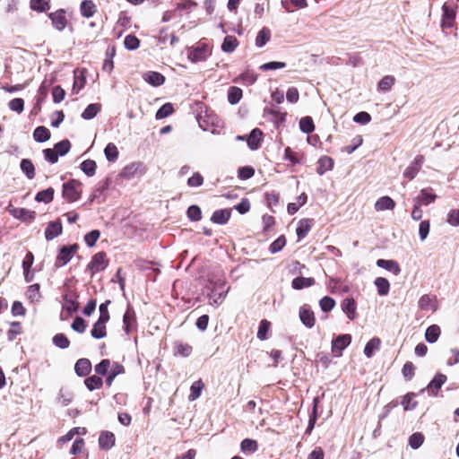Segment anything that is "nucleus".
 <instances>
[{"instance_id":"f257e3e1","label":"nucleus","mask_w":459,"mask_h":459,"mask_svg":"<svg viewBox=\"0 0 459 459\" xmlns=\"http://www.w3.org/2000/svg\"><path fill=\"white\" fill-rule=\"evenodd\" d=\"M81 186L82 183L75 179H71L64 183L62 190L63 198L69 203L79 200L81 197V192L78 190V187Z\"/></svg>"},{"instance_id":"f03ea898","label":"nucleus","mask_w":459,"mask_h":459,"mask_svg":"<svg viewBox=\"0 0 459 459\" xmlns=\"http://www.w3.org/2000/svg\"><path fill=\"white\" fill-rule=\"evenodd\" d=\"M78 249V245L74 244L71 246H64L60 248L59 253L56 258L55 265L61 267L65 265L73 258L74 255Z\"/></svg>"},{"instance_id":"7ed1b4c3","label":"nucleus","mask_w":459,"mask_h":459,"mask_svg":"<svg viewBox=\"0 0 459 459\" xmlns=\"http://www.w3.org/2000/svg\"><path fill=\"white\" fill-rule=\"evenodd\" d=\"M108 264V260L106 258L104 252L95 254L91 261L88 264L87 269L91 270L92 273L103 271Z\"/></svg>"},{"instance_id":"20e7f679","label":"nucleus","mask_w":459,"mask_h":459,"mask_svg":"<svg viewBox=\"0 0 459 459\" xmlns=\"http://www.w3.org/2000/svg\"><path fill=\"white\" fill-rule=\"evenodd\" d=\"M225 282L219 281L215 283L214 289L212 290L211 294L209 295L211 304L212 305H220L224 300L227 292L229 290V288L226 290L224 289Z\"/></svg>"},{"instance_id":"39448f33","label":"nucleus","mask_w":459,"mask_h":459,"mask_svg":"<svg viewBox=\"0 0 459 459\" xmlns=\"http://www.w3.org/2000/svg\"><path fill=\"white\" fill-rule=\"evenodd\" d=\"M424 161L425 158L423 155H417L413 161L404 170L403 177L409 180H412L420 170Z\"/></svg>"},{"instance_id":"423d86ee","label":"nucleus","mask_w":459,"mask_h":459,"mask_svg":"<svg viewBox=\"0 0 459 459\" xmlns=\"http://www.w3.org/2000/svg\"><path fill=\"white\" fill-rule=\"evenodd\" d=\"M446 376L444 374H437L434 378L429 382L426 388L420 390V393H424L428 391L429 395L436 396L438 393V390L441 386L446 383Z\"/></svg>"},{"instance_id":"0eeeda50","label":"nucleus","mask_w":459,"mask_h":459,"mask_svg":"<svg viewBox=\"0 0 459 459\" xmlns=\"http://www.w3.org/2000/svg\"><path fill=\"white\" fill-rule=\"evenodd\" d=\"M351 336L350 334H342L337 336L332 342V351L336 357L342 354L343 350L351 343Z\"/></svg>"},{"instance_id":"6e6552de","label":"nucleus","mask_w":459,"mask_h":459,"mask_svg":"<svg viewBox=\"0 0 459 459\" xmlns=\"http://www.w3.org/2000/svg\"><path fill=\"white\" fill-rule=\"evenodd\" d=\"M48 17L56 30L62 31L66 27L67 20L65 17V11L64 9H59L56 12L50 13Z\"/></svg>"},{"instance_id":"1a4fd4ad","label":"nucleus","mask_w":459,"mask_h":459,"mask_svg":"<svg viewBox=\"0 0 459 459\" xmlns=\"http://www.w3.org/2000/svg\"><path fill=\"white\" fill-rule=\"evenodd\" d=\"M209 54H210L209 47L207 45L204 44L195 48H193L189 52L188 57L192 62L196 63V62L204 60Z\"/></svg>"},{"instance_id":"9d476101","label":"nucleus","mask_w":459,"mask_h":459,"mask_svg":"<svg viewBox=\"0 0 459 459\" xmlns=\"http://www.w3.org/2000/svg\"><path fill=\"white\" fill-rule=\"evenodd\" d=\"M436 198L437 195L433 193V189L427 187L420 191V195L414 199V202L421 205H429L432 204Z\"/></svg>"},{"instance_id":"9b49d317","label":"nucleus","mask_w":459,"mask_h":459,"mask_svg":"<svg viewBox=\"0 0 459 459\" xmlns=\"http://www.w3.org/2000/svg\"><path fill=\"white\" fill-rule=\"evenodd\" d=\"M299 318L307 328H312L315 325L316 318L314 312L306 306L299 308Z\"/></svg>"},{"instance_id":"f8f14e48","label":"nucleus","mask_w":459,"mask_h":459,"mask_svg":"<svg viewBox=\"0 0 459 459\" xmlns=\"http://www.w3.org/2000/svg\"><path fill=\"white\" fill-rule=\"evenodd\" d=\"M442 12V27L452 28L456 15L455 11L450 8L446 4H444Z\"/></svg>"},{"instance_id":"ddd939ff","label":"nucleus","mask_w":459,"mask_h":459,"mask_svg":"<svg viewBox=\"0 0 459 459\" xmlns=\"http://www.w3.org/2000/svg\"><path fill=\"white\" fill-rule=\"evenodd\" d=\"M124 330L128 334L136 326L135 314L132 307H128L123 316Z\"/></svg>"},{"instance_id":"4468645a","label":"nucleus","mask_w":459,"mask_h":459,"mask_svg":"<svg viewBox=\"0 0 459 459\" xmlns=\"http://www.w3.org/2000/svg\"><path fill=\"white\" fill-rule=\"evenodd\" d=\"M62 308L63 310H65L69 315L76 312L79 308V303L76 300V297L69 294L64 295Z\"/></svg>"},{"instance_id":"2eb2a0df","label":"nucleus","mask_w":459,"mask_h":459,"mask_svg":"<svg viewBox=\"0 0 459 459\" xmlns=\"http://www.w3.org/2000/svg\"><path fill=\"white\" fill-rule=\"evenodd\" d=\"M263 133L260 129L255 128L247 135V143L251 150H257L261 144Z\"/></svg>"},{"instance_id":"dca6fc26","label":"nucleus","mask_w":459,"mask_h":459,"mask_svg":"<svg viewBox=\"0 0 459 459\" xmlns=\"http://www.w3.org/2000/svg\"><path fill=\"white\" fill-rule=\"evenodd\" d=\"M62 224L59 221H51L48 223L45 230V238L47 240H52L62 233Z\"/></svg>"},{"instance_id":"f3484780","label":"nucleus","mask_w":459,"mask_h":459,"mask_svg":"<svg viewBox=\"0 0 459 459\" xmlns=\"http://www.w3.org/2000/svg\"><path fill=\"white\" fill-rule=\"evenodd\" d=\"M419 307L424 311H436V298L431 297L430 295L424 294L420 297L418 302Z\"/></svg>"},{"instance_id":"a211bd4d","label":"nucleus","mask_w":459,"mask_h":459,"mask_svg":"<svg viewBox=\"0 0 459 459\" xmlns=\"http://www.w3.org/2000/svg\"><path fill=\"white\" fill-rule=\"evenodd\" d=\"M108 321L98 319L91 331V335L94 339H102L107 335L106 324Z\"/></svg>"},{"instance_id":"6ab92c4d","label":"nucleus","mask_w":459,"mask_h":459,"mask_svg":"<svg viewBox=\"0 0 459 459\" xmlns=\"http://www.w3.org/2000/svg\"><path fill=\"white\" fill-rule=\"evenodd\" d=\"M314 224L313 219H302L299 221L296 232L299 239L304 238Z\"/></svg>"},{"instance_id":"aec40b11","label":"nucleus","mask_w":459,"mask_h":459,"mask_svg":"<svg viewBox=\"0 0 459 459\" xmlns=\"http://www.w3.org/2000/svg\"><path fill=\"white\" fill-rule=\"evenodd\" d=\"M143 79L152 86H160L165 82V77L161 74L153 71L145 73L143 74Z\"/></svg>"},{"instance_id":"412c9836","label":"nucleus","mask_w":459,"mask_h":459,"mask_svg":"<svg viewBox=\"0 0 459 459\" xmlns=\"http://www.w3.org/2000/svg\"><path fill=\"white\" fill-rule=\"evenodd\" d=\"M74 370L79 377H85L91 370V363L88 359H80L75 363Z\"/></svg>"},{"instance_id":"4be33fe9","label":"nucleus","mask_w":459,"mask_h":459,"mask_svg":"<svg viewBox=\"0 0 459 459\" xmlns=\"http://www.w3.org/2000/svg\"><path fill=\"white\" fill-rule=\"evenodd\" d=\"M231 215V212L229 209H221L215 211L211 218V221L216 224H225L228 222Z\"/></svg>"},{"instance_id":"5701e85b","label":"nucleus","mask_w":459,"mask_h":459,"mask_svg":"<svg viewBox=\"0 0 459 459\" xmlns=\"http://www.w3.org/2000/svg\"><path fill=\"white\" fill-rule=\"evenodd\" d=\"M99 445L101 449H110L115 445V435L112 432H102L99 437Z\"/></svg>"},{"instance_id":"b1692460","label":"nucleus","mask_w":459,"mask_h":459,"mask_svg":"<svg viewBox=\"0 0 459 459\" xmlns=\"http://www.w3.org/2000/svg\"><path fill=\"white\" fill-rule=\"evenodd\" d=\"M82 16L91 18L97 12L96 4L91 0H83L80 4Z\"/></svg>"},{"instance_id":"393cba45","label":"nucleus","mask_w":459,"mask_h":459,"mask_svg":"<svg viewBox=\"0 0 459 459\" xmlns=\"http://www.w3.org/2000/svg\"><path fill=\"white\" fill-rule=\"evenodd\" d=\"M12 214L13 217L24 221H32L36 216V212L34 211L27 210L25 208H15L12 211Z\"/></svg>"},{"instance_id":"a878e982","label":"nucleus","mask_w":459,"mask_h":459,"mask_svg":"<svg viewBox=\"0 0 459 459\" xmlns=\"http://www.w3.org/2000/svg\"><path fill=\"white\" fill-rule=\"evenodd\" d=\"M315 279L308 277H296L291 281V287L295 290H302L304 288L311 287L315 284Z\"/></svg>"},{"instance_id":"bb28decb","label":"nucleus","mask_w":459,"mask_h":459,"mask_svg":"<svg viewBox=\"0 0 459 459\" xmlns=\"http://www.w3.org/2000/svg\"><path fill=\"white\" fill-rule=\"evenodd\" d=\"M395 207V202L389 196H382L375 204L376 211L393 210Z\"/></svg>"},{"instance_id":"cd10ccee","label":"nucleus","mask_w":459,"mask_h":459,"mask_svg":"<svg viewBox=\"0 0 459 459\" xmlns=\"http://www.w3.org/2000/svg\"><path fill=\"white\" fill-rule=\"evenodd\" d=\"M342 311L347 315L349 319L353 320L356 316V303L353 299L347 298L342 304Z\"/></svg>"},{"instance_id":"c85d7f7f","label":"nucleus","mask_w":459,"mask_h":459,"mask_svg":"<svg viewBox=\"0 0 459 459\" xmlns=\"http://www.w3.org/2000/svg\"><path fill=\"white\" fill-rule=\"evenodd\" d=\"M20 168L28 179H33L35 178V167L30 159H22L20 163Z\"/></svg>"},{"instance_id":"c756f323","label":"nucleus","mask_w":459,"mask_h":459,"mask_svg":"<svg viewBox=\"0 0 459 459\" xmlns=\"http://www.w3.org/2000/svg\"><path fill=\"white\" fill-rule=\"evenodd\" d=\"M377 265L394 273L395 275H398L401 272L399 264L394 260L378 259L377 261Z\"/></svg>"},{"instance_id":"7c9ffc66","label":"nucleus","mask_w":459,"mask_h":459,"mask_svg":"<svg viewBox=\"0 0 459 459\" xmlns=\"http://www.w3.org/2000/svg\"><path fill=\"white\" fill-rule=\"evenodd\" d=\"M271 39V30L267 27L262 28L255 38V46L263 48Z\"/></svg>"},{"instance_id":"2f4dec72","label":"nucleus","mask_w":459,"mask_h":459,"mask_svg":"<svg viewBox=\"0 0 459 459\" xmlns=\"http://www.w3.org/2000/svg\"><path fill=\"white\" fill-rule=\"evenodd\" d=\"M238 45V41L236 37L228 35L224 38L221 44V50L226 53L233 52Z\"/></svg>"},{"instance_id":"473e14b6","label":"nucleus","mask_w":459,"mask_h":459,"mask_svg":"<svg viewBox=\"0 0 459 459\" xmlns=\"http://www.w3.org/2000/svg\"><path fill=\"white\" fill-rule=\"evenodd\" d=\"M440 333V327L437 325H432L427 328L425 333V339L428 342L434 343L437 341Z\"/></svg>"},{"instance_id":"72a5a7b5","label":"nucleus","mask_w":459,"mask_h":459,"mask_svg":"<svg viewBox=\"0 0 459 459\" xmlns=\"http://www.w3.org/2000/svg\"><path fill=\"white\" fill-rule=\"evenodd\" d=\"M101 105L99 103H92L86 107V108L82 113V117L85 120L92 119L97 116V114L100 111Z\"/></svg>"},{"instance_id":"f704fd0d","label":"nucleus","mask_w":459,"mask_h":459,"mask_svg":"<svg viewBox=\"0 0 459 459\" xmlns=\"http://www.w3.org/2000/svg\"><path fill=\"white\" fill-rule=\"evenodd\" d=\"M333 167V160L328 156L321 157L318 160V168L316 169L319 175L325 174L326 171L331 170Z\"/></svg>"},{"instance_id":"c9c22d12","label":"nucleus","mask_w":459,"mask_h":459,"mask_svg":"<svg viewBox=\"0 0 459 459\" xmlns=\"http://www.w3.org/2000/svg\"><path fill=\"white\" fill-rule=\"evenodd\" d=\"M50 131L45 126H38L33 132V137L36 142L44 143L50 138Z\"/></svg>"},{"instance_id":"e433bc0d","label":"nucleus","mask_w":459,"mask_h":459,"mask_svg":"<svg viewBox=\"0 0 459 459\" xmlns=\"http://www.w3.org/2000/svg\"><path fill=\"white\" fill-rule=\"evenodd\" d=\"M54 194L55 190L52 187H48L45 190L39 191L36 195L35 200L39 203L49 204L54 198Z\"/></svg>"},{"instance_id":"4c0bfd02","label":"nucleus","mask_w":459,"mask_h":459,"mask_svg":"<svg viewBox=\"0 0 459 459\" xmlns=\"http://www.w3.org/2000/svg\"><path fill=\"white\" fill-rule=\"evenodd\" d=\"M258 449V444L251 438H245L240 444V450L244 454H253Z\"/></svg>"},{"instance_id":"58836bf2","label":"nucleus","mask_w":459,"mask_h":459,"mask_svg":"<svg viewBox=\"0 0 459 459\" xmlns=\"http://www.w3.org/2000/svg\"><path fill=\"white\" fill-rule=\"evenodd\" d=\"M303 155L299 152H295L291 148L287 147L284 150V160H289L291 165L299 164L302 161Z\"/></svg>"},{"instance_id":"ea45409f","label":"nucleus","mask_w":459,"mask_h":459,"mask_svg":"<svg viewBox=\"0 0 459 459\" xmlns=\"http://www.w3.org/2000/svg\"><path fill=\"white\" fill-rule=\"evenodd\" d=\"M375 285L380 296H385L388 294L390 290V283L385 278L377 277L375 280Z\"/></svg>"},{"instance_id":"a19ab883","label":"nucleus","mask_w":459,"mask_h":459,"mask_svg":"<svg viewBox=\"0 0 459 459\" xmlns=\"http://www.w3.org/2000/svg\"><path fill=\"white\" fill-rule=\"evenodd\" d=\"M281 6L289 13L292 12L291 6L297 8H305L307 4V0H281Z\"/></svg>"},{"instance_id":"79ce46f5","label":"nucleus","mask_w":459,"mask_h":459,"mask_svg":"<svg viewBox=\"0 0 459 459\" xmlns=\"http://www.w3.org/2000/svg\"><path fill=\"white\" fill-rule=\"evenodd\" d=\"M34 262V255L31 252H28L22 261V269L24 273V278L27 282L31 281L30 278H28V273H30V267L32 266Z\"/></svg>"},{"instance_id":"37998d69","label":"nucleus","mask_w":459,"mask_h":459,"mask_svg":"<svg viewBox=\"0 0 459 459\" xmlns=\"http://www.w3.org/2000/svg\"><path fill=\"white\" fill-rule=\"evenodd\" d=\"M380 339L372 338L364 348V354L367 358H371L374 351L378 350L380 347Z\"/></svg>"},{"instance_id":"c03bdc74","label":"nucleus","mask_w":459,"mask_h":459,"mask_svg":"<svg viewBox=\"0 0 459 459\" xmlns=\"http://www.w3.org/2000/svg\"><path fill=\"white\" fill-rule=\"evenodd\" d=\"M124 367L118 363H115L110 371H109V374L108 376L106 378V384L108 386H110L115 379V377L119 375V374H122L124 373Z\"/></svg>"},{"instance_id":"a18cd8bd","label":"nucleus","mask_w":459,"mask_h":459,"mask_svg":"<svg viewBox=\"0 0 459 459\" xmlns=\"http://www.w3.org/2000/svg\"><path fill=\"white\" fill-rule=\"evenodd\" d=\"M256 81V75L253 73L247 72L242 74H240L238 77H237L234 80V82L236 83H243L247 85H252Z\"/></svg>"},{"instance_id":"49530a36","label":"nucleus","mask_w":459,"mask_h":459,"mask_svg":"<svg viewBox=\"0 0 459 459\" xmlns=\"http://www.w3.org/2000/svg\"><path fill=\"white\" fill-rule=\"evenodd\" d=\"M97 164L93 160H86L81 163V169L88 177H92L96 172Z\"/></svg>"},{"instance_id":"de8ad7c7","label":"nucleus","mask_w":459,"mask_h":459,"mask_svg":"<svg viewBox=\"0 0 459 459\" xmlns=\"http://www.w3.org/2000/svg\"><path fill=\"white\" fill-rule=\"evenodd\" d=\"M84 384L90 391H93L95 389L100 388L102 386L103 382L100 377L91 376L84 380Z\"/></svg>"},{"instance_id":"09e8293b","label":"nucleus","mask_w":459,"mask_h":459,"mask_svg":"<svg viewBox=\"0 0 459 459\" xmlns=\"http://www.w3.org/2000/svg\"><path fill=\"white\" fill-rule=\"evenodd\" d=\"M30 7L33 11L45 12L50 8L49 0H30Z\"/></svg>"},{"instance_id":"8fccbe9b","label":"nucleus","mask_w":459,"mask_h":459,"mask_svg":"<svg viewBox=\"0 0 459 459\" xmlns=\"http://www.w3.org/2000/svg\"><path fill=\"white\" fill-rule=\"evenodd\" d=\"M105 156L108 161L114 162L118 158V151L117 146L109 143L107 144L105 150H104Z\"/></svg>"},{"instance_id":"3c124183","label":"nucleus","mask_w":459,"mask_h":459,"mask_svg":"<svg viewBox=\"0 0 459 459\" xmlns=\"http://www.w3.org/2000/svg\"><path fill=\"white\" fill-rule=\"evenodd\" d=\"M28 299L32 302H38L39 301L41 295L39 291V284L35 283L30 285L28 288L27 293H26Z\"/></svg>"},{"instance_id":"603ef678","label":"nucleus","mask_w":459,"mask_h":459,"mask_svg":"<svg viewBox=\"0 0 459 459\" xmlns=\"http://www.w3.org/2000/svg\"><path fill=\"white\" fill-rule=\"evenodd\" d=\"M54 149L56 152L57 155L64 156L69 152L71 149V143L67 139L63 140L56 143Z\"/></svg>"},{"instance_id":"864d4df0","label":"nucleus","mask_w":459,"mask_h":459,"mask_svg":"<svg viewBox=\"0 0 459 459\" xmlns=\"http://www.w3.org/2000/svg\"><path fill=\"white\" fill-rule=\"evenodd\" d=\"M415 396L416 394L413 393H409L403 396L402 405L403 406L404 410H413L417 406V402L414 400Z\"/></svg>"},{"instance_id":"5fc2aeb1","label":"nucleus","mask_w":459,"mask_h":459,"mask_svg":"<svg viewBox=\"0 0 459 459\" xmlns=\"http://www.w3.org/2000/svg\"><path fill=\"white\" fill-rule=\"evenodd\" d=\"M204 388V384L201 380L195 381L190 387L189 400L195 401L201 395V391Z\"/></svg>"},{"instance_id":"6e6d98bb","label":"nucleus","mask_w":459,"mask_h":459,"mask_svg":"<svg viewBox=\"0 0 459 459\" xmlns=\"http://www.w3.org/2000/svg\"><path fill=\"white\" fill-rule=\"evenodd\" d=\"M424 442V436L420 432H415L409 437V446L412 449H418Z\"/></svg>"},{"instance_id":"4d7b16f0","label":"nucleus","mask_w":459,"mask_h":459,"mask_svg":"<svg viewBox=\"0 0 459 459\" xmlns=\"http://www.w3.org/2000/svg\"><path fill=\"white\" fill-rule=\"evenodd\" d=\"M299 128L303 133L309 134L314 131L315 126L310 117H302L299 121Z\"/></svg>"},{"instance_id":"13d9d810","label":"nucleus","mask_w":459,"mask_h":459,"mask_svg":"<svg viewBox=\"0 0 459 459\" xmlns=\"http://www.w3.org/2000/svg\"><path fill=\"white\" fill-rule=\"evenodd\" d=\"M86 74L85 69H76L74 71V82L73 86H84L87 84Z\"/></svg>"},{"instance_id":"bf43d9fd","label":"nucleus","mask_w":459,"mask_h":459,"mask_svg":"<svg viewBox=\"0 0 459 459\" xmlns=\"http://www.w3.org/2000/svg\"><path fill=\"white\" fill-rule=\"evenodd\" d=\"M53 343L60 349H66L70 345V341L64 333H56L53 337Z\"/></svg>"},{"instance_id":"052dcab7","label":"nucleus","mask_w":459,"mask_h":459,"mask_svg":"<svg viewBox=\"0 0 459 459\" xmlns=\"http://www.w3.org/2000/svg\"><path fill=\"white\" fill-rule=\"evenodd\" d=\"M285 245H286V238L283 235H281L270 245L269 251L272 254L278 253L285 247Z\"/></svg>"},{"instance_id":"680f3d73","label":"nucleus","mask_w":459,"mask_h":459,"mask_svg":"<svg viewBox=\"0 0 459 459\" xmlns=\"http://www.w3.org/2000/svg\"><path fill=\"white\" fill-rule=\"evenodd\" d=\"M186 214L188 219L192 221H199L202 219V212L197 205L189 206Z\"/></svg>"},{"instance_id":"e2e57ef3","label":"nucleus","mask_w":459,"mask_h":459,"mask_svg":"<svg viewBox=\"0 0 459 459\" xmlns=\"http://www.w3.org/2000/svg\"><path fill=\"white\" fill-rule=\"evenodd\" d=\"M174 111L173 106L170 103H166L162 105L156 113L157 119H162L169 116H170Z\"/></svg>"},{"instance_id":"0e129e2a","label":"nucleus","mask_w":459,"mask_h":459,"mask_svg":"<svg viewBox=\"0 0 459 459\" xmlns=\"http://www.w3.org/2000/svg\"><path fill=\"white\" fill-rule=\"evenodd\" d=\"M124 44L128 50H135L140 46V40L134 35L130 34L125 38Z\"/></svg>"},{"instance_id":"69168bd1","label":"nucleus","mask_w":459,"mask_h":459,"mask_svg":"<svg viewBox=\"0 0 459 459\" xmlns=\"http://www.w3.org/2000/svg\"><path fill=\"white\" fill-rule=\"evenodd\" d=\"M71 327L74 331H75L79 333H82L85 332L87 325H86L85 320L82 317L76 316L74 319V322L72 323Z\"/></svg>"},{"instance_id":"338daca9","label":"nucleus","mask_w":459,"mask_h":459,"mask_svg":"<svg viewBox=\"0 0 459 459\" xmlns=\"http://www.w3.org/2000/svg\"><path fill=\"white\" fill-rule=\"evenodd\" d=\"M100 236V232L98 230H93L84 236V241L86 245L92 247Z\"/></svg>"},{"instance_id":"774afa93","label":"nucleus","mask_w":459,"mask_h":459,"mask_svg":"<svg viewBox=\"0 0 459 459\" xmlns=\"http://www.w3.org/2000/svg\"><path fill=\"white\" fill-rule=\"evenodd\" d=\"M319 305L324 312H329L334 307L335 301L333 298L325 296L320 299Z\"/></svg>"}]
</instances>
